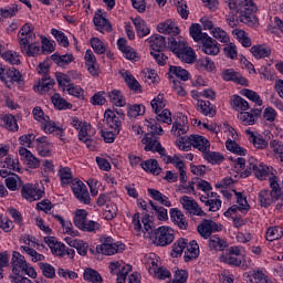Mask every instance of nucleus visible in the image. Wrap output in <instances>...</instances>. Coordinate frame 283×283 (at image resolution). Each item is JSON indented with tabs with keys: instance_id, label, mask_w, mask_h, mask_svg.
Here are the masks:
<instances>
[{
	"instance_id": "nucleus-44",
	"label": "nucleus",
	"mask_w": 283,
	"mask_h": 283,
	"mask_svg": "<svg viewBox=\"0 0 283 283\" xmlns=\"http://www.w3.org/2000/svg\"><path fill=\"white\" fill-rule=\"evenodd\" d=\"M51 102L53 103L55 109H59L60 112H63L65 109H72V103L67 102L59 93H54L51 96Z\"/></svg>"
},
{
	"instance_id": "nucleus-46",
	"label": "nucleus",
	"mask_w": 283,
	"mask_h": 283,
	"mask_svg": "<svg viewBox=\"0 0 283 283\" xmlns=\"http://www.w3.org/2000/svg\"><path fill=\"white\" fill-rule=\"evenodd\" d=\"M36 135L34 133H28L19 137V145L24 149H34L36 145Z\"/></svg>"
},
{
	"instance_id": "nucleus-10",
	"label": "nucleus",
	"mask_w": 283,
	"mask_h": 283,
	"mask_svg": "<svg viewBox=\"0 0 283 283\" xmlns=\"http://www.w3.org/2000/svg\"><path fill=\"white\" fill-rule=\"evenodd\" d=\"M71 191L78 202H82L83 205H92V197H90L87 186H85L81 179L74 178L71 184Z\"/></svg>"
},
{
	"instance_id": "nucleus-3",
	"label": "nucleus",
	"mask_w": 283,
	"mask_h": 283,
	"mask_svg": "<svg viewBox=\"0 0 283 283\" xmlns=\"http://www.w3.org/2000/svg\"><path fill=\"white\" fill-rule=\"evenodd\" d=\"M230 13L226 15V21L230 28H238L240 23H245L250 28L258 25L256 11L247 10L244 7L240 9H230Z\"/></svg>"
},
{
	"instance_id": "nucleus-22",
	"label": "nucleus",
	"mask_w": 283,
	"mask_h": 283,
	"mask_svg": "<svg viewBox=\"0 0 283 283\" xmlns=\"http://www.w3.org/2000/svg\"><path fill=\"white\" fill-rule=\"evenodd\" d=\"M157 32L160 34H167L168 36H178L180 34V28L172 20H166L157 25Z\"/></svg>"
},
{
	"instance_id": "nucleus-12",
	"label": "nucleus",
	"mask_w": 283,
	"mask_h": 283,
	"mask_svg": "<svg viewBox=\"0 0 283 283\" xmlns=\"http://www.w3.org/2000/svg\"><path fill=\"white\" fill-rule=\"evenodd\" d=\"M1 81L9 90H12V87H14V83H17L18 85H23L24 83L22 80L21 72L15 67H1Z\"/></svg>"
},
{
	"instance_id": "nucleus-37",
	"label": "nucleus",
	"mask_w": 283,
	"mask_h": 283,
	"mask_svg": "<svg viewBox=\"0 0 283 283\" xmlns=\"http://www.w3.org/2000/svg\"><path fill=\"white\" fill-rule=\"evenodd\" d=\"M208 240V247L210 251H224V249L229 248L227 240L220 238L218 234L209 237Z\"/></svg>"
},
{
	"instance_id": "nucleus-59",
	"label": "nucleus",
	"mask_w": 283,
	"mask_h": 283,
	"mask_svg": "<svg viewBox=\"0 0 283 283\" xmlns=\"http://www.w3.org/2000/svg\"><path fill=\"white\" fill-rule=\"evenodd\" d=\"M84 280L85 282L101 283L103 282V276H101V273H98V271L87 268L84 271Z\"/></svg>"
},
{
	"instance_id": "nucleus-62",
	"label": "nucleus",
	"mask_w": 283,
	"mask_h": 283,
	"mask_svg": "<svg viewBox=\"0 0 283 283\" xmlns=\"http://www.w3.org/2000/svg\"><path fill=\"white\" fill-rule=\"evenodd\" d=\"M51 34L52 36H54L59 45H61L62 48H70V40L67 39V35L63 33V31H59L57 29H51Z\"/></svg>"
},
{
	"instance_id": "nucleus-1",
	"label": "nucleus",
	"mask_w": 283,
	"mask_h": 283,
	"mask_svg": "<svg viewBox=\"0 0 283 283\" xmlns=\"http://www.w3.org/2000/svg\"><path fill=\"white\" fill-rule=\"evenodd\" d=\"M151 108L156 114V120L158 123H166V125H171L170 129L174 136H185L189 132V124L187 123V116L180 114L174 119H171V111L165 108L167 103L165 102V95L158 94L150 102Z\"/></svg>"
},
{
	"instance_id": "nucleus-56",
	"label": "nucleus",
	"mask_w": 283,
	"mask_h": 283,
	"mask_svg": "<svg viewBox=\"0 0 283 283\" xmlns=\"http://www.w3.org/2000/svg\"><path fill=\"white\" fill-rule=\"evenodd\" d=\"M20 50L23 54H27V56H39V52H41V46L32 42H27V44H20Z\"/></svg>"
},
{
	"instance_id": "nucleus-55",
	"label": "nucleus",
	"mask_w": 283,
	"mask_h": 283,
	"mask_svg": "<svg viewBox=\"0 0 283 283\" xmlns=\"http://www.w3.org/2000/svg\"><path fill=\"white\" fill-rule=\"evenodd\" d=\"M38 266L41 270L42 275L48 277V280H54L56 277V269H54L52 264L48 262H39Z\"/></svg>"
},
{
	"instance_id": "nucleus-25",
	"label": "nucleus",
	"mask_w": 283,
	"mask_h": 283,
	"mask_svg": "<svg viewBox=\"0 0 283 283\" xmlns=\"http://www.w3.org/2000/svg\"><path fill=\"white\" fill-rule=\"evenodd\" d=\"M19 45H25L27 43H32L34 41V28L32 23H25L22 25L18 33Z\"/></svg>"
},
{
	"instance_id": "nucleus-9",
	"label": "nucleus",
	"mask_w": 283,
	"mask_h": 283,
	"mask_svg": "<svg viewBox=\"0 0 283 283\" xmlns=\"http://www.w3.org/2000/svg\"><path fill=\"white\" fill-rule=\"evenodd\" d=\"M21 196L28 202H36V200H41L45 196V187H39V185L34 184H24L21 186Z\"/></svg>"
},
{
	"instance_id": "nucleus-19",
	"label": "nucleus",
	"mask_w": 283,
	"mask_h": 283,
	"mask_svg": "<svg viewBox=\"0 0 283 283\" xmlns=\"http://www.w3.org/2000/svg\"><path fill=\"white\" fill-rule=\"evenodd\" d=\"M104 123L108 129H114L116 134H120L123 129V122L118 119L112 108H107L104 112Z\"/></svg>"
},
{
	"instance_id": "nucleus-38",
	"label": "nucleus",
	"mask_w": 283,
	"mask_h": 283,
	"mask_svg": "<svg viewBox=\"0 0 283 283\" xmlns=\"http://www.w3.org/2000/svg\"><path fill=\"white\" fill-rule=\"evenodd\" d=\"M258 202L262 209H269L271 205H274L275 199H273L269 189H262L258 193Z\"/></svg>"
},
{
	"instance_id": "nucleus-5",
	"label": "nucleus",
	"mask_w": 283,
	"mask_h": 283,
	"mask_svg": "<svg viewBox=\"0 0 283 283\" xmlns=\"http://www.w3.org/2000/svg\"><path fill=\"white\" fill-rule=\"evenodd\" d=\"M251 174H253L258 180H269L271 176H275V174H273V167L266 166L253 157L249 159L245 170L241 172V178H249Z\"/></svg>"
},
{
	"instance_id": "nucleus-57",
	"label": "nucleus",
	"mask_w": 283,
	"mask_h": 283,
	"mask_svg": "<svg viewBox=\"0 0 283 283\" xmlns=\"http://www.w3.org/2000/svg\"><path fill=\"white\" fill-rule=\"evenodd\" d=\"M270 148L274 154V157L283 163V142L279 139H272L270 142Z\"/></svg>"
},
{
	"instance_id": "nucleus-30",
	"label": "nucleus",
	"mask_w": 283,
	"mask_h": 283,
	"mask_svg": "<svg viewBox=\"0 0 283 283\" xmlns=\"http://www.w3.org/2000/svg\"><path fill=\"white\" fill-rule=\"evenodd\" d=\"M170 220L176 224L181 231H187L189 223L187 222V217L178 208L170 209Z\"/></svg>"
},
{
	"instance_id": "nucleus-49",
	"label": "nucleus",
	"mask_w": 283,
	"mask_h": 283,
	"mask_svg": "<svg viewBox=\"0 0 283 283\" xmlns=\"http://www.w3.org/2000/svg\"><path fill=\"white\" fill-rule=\"evenodd\" d=\"M1 59L9 65H21V54L17 51L8 50L1 54Z\"/></svg>"
},
{
	"instance_id": "nucleus-24",
	"label": "nucleus",
	"mask_w": 283,
	"mask_h": 283,
	"mask_svg": "<svg viewBox=\"0 0 283 283\" xmlns=\"http://www.w3.org/2000/svg\"><path fill=\"white\" fill-rule=\"evenodd\" d=\"M12 171L21 174V167H19V159L8 156L2 160L1 178H8Z\"/></svg>"
},
{
	"instance_id": "nucleus-16",
	"label": "nucleus",
	"mask_w": 283,
	"mask_h": 283,
	"mask_svg": "<svg viewBox=\"0 0 283 283\" xmlns=\"http://www.w3.org/2000/svg\"><path fill=\"white\" fill-rule=\"evenodd\" d=\"M35 149L42 158H50L52 156V148L54 145L48 136H40L35 139Z\"/></svg>"
},
{
	"instance_id": "nucleus-7",
	"label": "nucleus",
	"mask_w": 283,
	"mask_h": 283,
	"mask_svg": "<svg viewBox=\"0 0 283 283\" xmlns=\"http://www.w3.org/2000/svg\"><path fill=\"white\" fill-rule=\"evenodd\" d=\"M73 222L80 231H84L85 233H96V231L101 230V223L87 219V210L85 209H78L75 211Z\"/></svg>"
},
{
	"instance_id": "nucleus-21",
	"label": "nucleus",
	"mask_w": 283,
	"mask_h": 283,
	"mask_svg": "<svg viewBox=\"0 0 283 283\" xmlns=\"http://www.w3.org/2000/svg\"><path fill=\"white\" fill-rule=\"evenodd\" d=\"M44 242L51 249V253L57 258H65L66 245L63 242H59L55 237H44Z\"/></svg>"
},
{
	"instance_id": "nucleus-61",
	"label": "nucleus",
	"mask_w": 283,
	"mask_h": 283,
	"mask_svg": "<svg viewBox=\"0 0 283 283\" xmlns=\"http://www.w3.org/2000/svg\"><path fill=\"white\" fill-rule=\"evenodd\" d=\"M2 122L4 123V128L8 132H19V124L17 123V117L12 114L4 115L2 117Z\"/></svg>"
},
{
	"instance_id": "nucleus-45",
	"label": "nucleus",
	"mask_w": 283,
	"mask_h": 283,
	"mask_svg": "<svg viewBox=\"0 0 283 283\" xmlns=\"http://www.w3.org/2000/svg\"><path fill=\"white\" fill-rule=\"evenodd\" d=\"M57 176L60 177L61 187H67V185L74 182V175L70 167L60 168Z\"/></svg>"
},
{
	"instance_id": "nucleus-2",
	"label": "nucleus",
	"mask_w": 283,
	"mask_h": 283,
	"mask_svg": "<svg viewBox=\"0 0 283 283\" xmlns=\"http://www.w3.org/2000/svg\"><path fill=\"white\" fill-rule=\"evenodd\" d=\"M184 251L185 262H191V260H196L200 255V245H198V241L196 240L189 242V239L180 238L172 244L170 255L171 258H180Z\"/></svg>"
},
{
	"instance_id": "nucleus-14",
	"label": "nucleus",
	"mask_w": 283,
	"mask_h": 283,
	"mask_svg": "<svg viewBox=\"0 0 283 283\" xmlns=\"http://www.w3.org/2000/svg\"><path fill=\"white\" fill-rule=\"evenodd\" d=\"M20 160L28 167V169H39L41 167V159H39L30 149L25 147L19 148Z\"/></svg>"
},
{
	"instance_id": "nucleus-50",
	"label": "nucleus",
	"mask_w": 283,
	"mask_h": 283,
	"mask_svg": "<svg viewBox=\"0 0 283 283\" xmlns=\"http://www.w3.org/2000/svg\"><path fill=\"white\" fill-rule=\"evenodd\" d=\"M197 231L203 240H209L211 238V219H203L201 223L197 227Z\"/></svg>"
},
{
	"instance_id": "nucleus-63",
	"label": "nucleus",
	"mask_w": 283,
	"mask_h": 283,
	"mask_svg": "<svg viewBox=\"0 0 283 283\" xmlns=\"http://www.w3.org/2000/svg\"><path fill=\"white\" fill-rule=\"evenodd\" d=\"M266 274H264V270L254 269L248 273V281L251 283H262Z\"/></svg>"
},
{
	"instance_id": "nucleus-31",
	"label": "nucleus",
	"mask_w": 283,
	"mask_h": 283,
	"mask_svg": "<svg viewBox=\"0 0 283 283\" xmlns=\"http://www.w3.org/2000/svg\"><path fill=\"white\" fill-rule=\"evenodd\" d=\"M168 50L175 54V56L187 45V41L180 36V34L175 36H168Z\"/></svg>"
},
{
	"instance_id": "nucleus-27",
	"label": "nucleus",
	"mask_w": 283,
	"mask_h": 283,
	"mask_svg": "<svg viewBox=\"0 0 283 283\" xmlns=\"http://www.w3.org/2000/svg\"><path fill=\"white\" fill-rule=\"evenodd\" d=\"M200 43L201 50L208 54V56H218L220 54V46H218L216 39L208 35Z\"/></svg>"
},
{
	"instance_id": "nucleus-41",
	"label": "nucleus",
	"mask_w": 283,
	"mask_h": 283,
	"mask_svg": "<svg viewBox=\"0 0 283 283\" xmlns=\"http://www.w3.org/2000/svg\"><path fill=\"white\" fill-rule=\"evenodd\" d=\"M147 193L149 198H151L156 202H159V205H163L164 207H171V201L169 200V197H167L166 195H163V192H160L159 190L154 188H148Z\"/></svg>"
},
{
	"instance_id": "nucleus-29",
	"label": "nucleus",
	"mask_w": 283,
	"mask_h": 283,
	"mask_svg": "<svg viewBox=\"0 0 283 283\" xmlns=\"http://www.w3.org/2000/svg\"><path fill=\"white\" fill-rule=\"evenodd\" d=\"M93 23L95 25V30H97V32H102V34H104L105 32H112L113 30L112 23H109V20L101 14V10L95 12Z\"/></svg>"
},
{
	"instance_id": "nucleus-42",
	"label": "nucleus",
	"mask_w": 283,
	"mask_h": 283,
	"mask_svg": "<svg viewBox=\"0 0 283 283\" xmlns=\"http://www.w3.org/2000/svg\"><path fill=\"white\" fill-rule=\"evenodd\" d=\"M189 34L196 43H202L209 36V33L202 32V27L199 23H193L189 28Z\"/></svg>"
},
{
	"instance_id": "nucleus-33",
	"label": "nucleus",
	"mask_w": 283,
	"mask_h": 283,
	"mask_svg": "<svg viewBox=\"0 0 283 283\" xmlns=\"http://www.w3.org/2000/svg\"><path fill=\"white\" fill-rule=\"evenodd\" d=\"M84 61L88 74H91V76H98V70L96 69V55H94L92 49H87L85 51Z\"/></svg>"
},
{
	"instance_id": "nucleus-4",
	"label": "nucleus",
	"mask_w": 283,
	"mask_h": 283,
	"mask_svg": "<svg viewBox=\"0 0 283 283\" xmlns=\"http://www.w3.org/2000/svg\"><path fill=\"white\" fill-rule=\"evenodd\" d=\"M191 147L193 149H198L203 155L206 151L211 149V142L207 139V137L202 135H189V136H181L179 137L178 148L181 151H191Z\"/></svg>"
},
{
	"instance_id": "nucleus-28",
	"label": "nucleus",
	"mask_w": 283,
	"mask_h": 283,
	"mask_svg": "<svg viewBox=\"0 0 283 283\" xmlns=\"http://www.w3.org/2000/svg\"><path fill=\"white\" fill-rule=\"evenodd\" d=\"M270 195L275 202L283 200V188L280 186V177L272 175L269 178Z\"/></svg>"
},
{
	"instance_id": "nucleus-43",
	"label": "nucleus",
	"mask_w": 283,
	"mask_h": 283,
	"mask_svg": "<svg viewBox=\"0 0 283 283\" xmlns=\"http://www.w3.org/2000/svg\"><path fill=\"white\" fill-rule=\"evenodd\" d=\"M249 137V142L252 143L253 147L256 149H266L269 147V142L264 139L262 135H255V133L251 130H247Z\"/></svg>"
},
{
	"instance_id": "nucleus-53",
	"label": "nucleus",
	"mask_w": 283,
	"mask_h": 283,
	"mask_svg": "<svg viewBox=\"0 0 283 283\" xmlns=\"http://www.w3.org/2000/svg\"><path fill=\"white\" fill-rule=\"evenodd\" d=\"M265 238L268 242H275V240H281V238H283V228L280 226L270 227L266 230Z\"/></svg>"
},
{
	"instance_id": "nucleus-36",
	"label": "nucleus",
	"mask_w": 283,
	"mask_h": 283,
	"mask_svg": "<svg viewBox=\"0 0 283 283\" xmlns=\"http://www.w3.org/2000/svg\"><path fill=\"white\" fill-rule=\"evenodd\" d=\"M133 23L135 25V30L139 39H145V36H148V34H151V29H149V25H147V22L143 20V18L136 17L133 20Z\"/></svg>"
},
{
	"instance_id": "nucleus-52",
	"label": "nucleus",
	"mask_w": 283,
	"mask_h": 283,
	"mask_svg": "<svg viewBox=\"0 0 283 283\" xmlns=\"http://www.w3.org/2000/svg\"><path fill=\"white\" fill-rule=\"evenodd\" d=\"M143 145H145L144 149L145 151H153V154H156V149H158V145H160V142L154 135H146L142 139Z\"/></svg>"
},
{
	"instance_id": "nucleus-23",
	"label": "nucleus",
	"mask_w": 283,
	"mask_h": 283,
	"mask_svg": "<svg viewBox=\"0 0 283 283\" xmlns=\"http://www.w3.org/2000/svg\"><path fill=\"white\" fill-rule=\"evenodd\" d=\"M176 78L186 83V81H191V73L182 66L170 65L168 70V80L174 81Z\"/></svg>"
},
{
	"instance_id": "nucleus-35",
	"label": "nucleus",
	"mask_w": 283,
	"mask_h": 283,
	"mask_svg": "<svg viewBox=\"0 0 283 283\" xmlns=\"http://www.w3.org/2000/svg\"><path fill=\"white\" fill-rule=\"evenodd\" d=\"M197 111L209 118H213V116H216V105L209 101L198 99Z\"/></svg>"
},
{
	"instance_id": "nucleus-13",
	"label": "nucleus",
	"mask_w": 283,
	"mask_h": 283,
	"mask_svg": "<svg viewBox=\"0 0 283 283\" xmlns=\"http://www.w3.org/2000/svg\"><path fill=\"white\" fill-rule=\"evenodd\" d=\"M155 240H157V247H168L175 240L174 229L161 226L155 230Z\"/></svg>"
},
{
	"instance_id": "nucleus-26",
	"label": "nucleus",
	"mask_w": 283,
	"mask_h": 283,
	"mask_svg": "<svg viewBox=\"0 0 283 283\" xmlns=\"http://www.w3.org/2000/svg\"><path fill=\"white\" fill-rule=\"evenodd\" d=\"M11 264L13 275H21V273H23V271H25V268L28 266V261H25V256L17 251H13Z\"/></svg>"
},
{
	"instance_id": "nucleus-39",
	"label": "nucleus",
	"mask_w": 283,
	"mask_h": 283,
	"mask_svg": "<svg viewBox=\"0 0 283 283\" xmlns=\"http://www.w3.org/2000/svg\"><path fill=\"white\" fill-rule=\"evenodd\" d=\"M140 167L147 174H153V176H160V171H163V168H160L158 160L156 159H147L142 161Z\"/></svg>"
},
{
	"instance_id": "nucleus-40",
	"label": "nucleus",
	"mask_w": 283,
	"mask_h": 283,
	"mask_svg": "<svg viewBox=\"0 0 283 283\" xmlns=\"http://www.w3.org/2000/svg\"><path fill=\"white\" fill-rule=\"evenodd\" d=\"M196 69L198 72H216V62L211 57L205 56L196 62Z\"/></svg>"
},
{
	"instance_id": "nucleus-18",
	"label": "nucleus",
	"mask_w": 283,
	"mask_h": 283,
	"mask_svg": "<svg viewBox=\"0 0 283 283\" xmlns=\"http://www.w3.org/2000/svg\"><path fill=\"white\" fill-rule=\"evenodd\" d=\"M223 3H226L229 10L244 8L245 10H250V12H258V4L253 0H223Z\"/></svg>"
},
{
	"instance_id": "nucleus-11",
	"label": "nucleus",
	"mask_w": 283,
	"mask_h": 283,
	"mask_svg": "<svg viewBox=\"0 0 283 283\" xmlns=\"http://www.w3.org/2000/svg\"><path fill=\"white\" fill-rule=\"evenodd\" d=\"M32 240H34L33 235L30 234H22L20 238V242H23L25 245L20 247L21 253H25L29 255L31 262H44L45 255L36 252L33 248H30L32 244Z\"/></svg>"
},
{
	"instance_id": "nucleus-8",
	"label": "nucleus",
	"mask_w": 283,
	"mask_h": 283,
	"mask_svg": "<svg viewBox=\"0 0 283 283\" xmlns=\"http://www.w3.org/2000/svg\"><path fill=\"white\" fill-rule=\"evenodd\" d=\"M144 224V229H143ZM133 226L137 233H148L150 238H154L156 235V226L154 224V216L146 213L142 218L140 223V213L136 212L133 216Z\"/></svg>"
},
{
	"instance_id": "nucleus-54",
	"label": "nucleus",
	"mask_w": 283,
	"mask_h": 283,
	"mask_svg": "<svg viewBox=\"0 0 283 283\" xmlns=\"http://www.w3.org/2000/svg\"><path fill=\"white\" fill-rule=\"evenodd\" d=\"M55 84H56V82L50 76L41 77L36 88L40 94H46V92H50V90H52Z\"/></svg>"
},
{
	"instance_id": "nucleus-20",
	"label": "nucleus",
	"mask_w": 283,
	"mask_h": 283,
	"mask_svg": "<svg viewBox=\"0 0 283 283\" xmlns=\"http://www.w3.org/2000/svg\"><path fill=\"white\" fill-rule=\"evenodd\" d=\"M150 45V52H165L168 48L167 38L155 33L146 40Z\"/></svg>"
},
{
	"instance_id": "nucleus-60",
	"label": "nucleus",
	"mask_w": 283,
	"mask_h": 283,
	"mask_svg": "<svg viewBox=\"0 0 283 283\" xmlns=\"http://www.w3.org/2000/svg\"><path fill=\"white\" fill-rule=\"evenodd\" d=\"M145 114V105L143 104H133L127 106V116L128 118H138Z\"/></svg>"
},
{
	"instance_id": "nucleus-51",
	"label": "nucleus",
	"mask_w": 283,
	"mask_h": 283,
	"mask_svg": "<svg viewBox=\"0 0 283 283\" xmlns=\"http://www.w3.org/2000/svg\"><path fill=\"white\" fill-rule=\"evenodd\" d=\"M251 54L254 56V59H268V56H271V49L259 44V45H253L250 49Z\"/></svg>"
},
{
	"instance_id": "nucleus-32",
	"label": "nucleus",
	"mask_w": 283,
	"mask_h": 283,
	"mask_svg": "<svg viewBox=\"0 0 283 283\" xmlns=\"http://www.w3.org/2000/svg\"><path fill=\"white\" fill-rule=\"evenodd\" d=\"M176 56L179 59V61H182L188 65L196 63L197 59L196 51H193L192 48L188 46L187 44L176 54Z\"/></svg>"
},
{
	"instance_id": "nucleus-58",
	"label": "nucleus",
	"mask_w": 283,
	"mask_h": 283,
	"mask_svg": "<svg viewBox=\"0 0 283 283\" xmlns=\"http://www.w3.org/2000/svg\"><path fill=\"white\" fill-rule=\"evenodd\" d=\"M210 34L213 36V39L220 41V43L227 44L229 43V41H231V38H229V33H227V31H224L220 27H216L214 29H212V31H210Z\"/></svg>"
},
{
	"instance_id": "nucleus-48",
	"label": "nucleus",
	"mask_w": 283,
	"mask_h": 283,
	"mask_svg": "<svg viewBox=\"0 0 283 283\" xmlns=\"http://www.w3.org/2000/svg\"><path fill=\"white\" fill-rule=\"evenodd\" d=\"M203 160L210 163V165H221L224 160V155L218 151H211L210 149L203 153Z\"/></svg>"
},
{
	"instance_id": "nucleus-17",
	"label": "nucleus",
	"mask_w": 283,
	"mask_h": 283,
	"mask_svg": "<svg viewBox=\"0 0 283 283\" xmlns=\"http://www.w3.org/2000/svg\"><path fill=\"white\" fill-rule=\"evenodd\" d=\"M182 208L190 213V216L207 217V212L202 211V208L189 196H184L180 199Z\"/></svg>"
},
{
	"instance_id": "nucleus-15",
	"label": "nucleus",
	"mask_w": 283,
	"mask_h": 283,
	"mask_svg": "<svg viewBox=\"0 0 283 283\" xmlns=\"http://www.w3.org/2000/svg\"><path fill=\"white\" fill-rule=\"evenodd\" d=\"M221 78L227 83H235L237 85H243L244 87H249V80L242 76V73L237 72L233 69H224L221 73Z\"/></svg>"
},
{
	"instance_id": "nucleus-47",
	"label": "nucleus",
	"mask_w": 283,
	"mask_h": 283,
	"mask_svg": "<svg viewBox=\"0 0 283 283\" xmlns=\"http://www.w3.org/2000/svg\"><path fill=\"white\" fill-rule=\"evenodd\" d=\"M230 105L235 112H247L249 109V102L240 95H233L230 99Z\"/></svg>"
},
{
	"instance_id": "nucleus-6",
	"label": "nucleus",
	"mask_w": 283,
	"mask_h": 283,
	"mask_svg": "<svg viewBox=\"0 0 283 283\" xmlns=\"http://www.w3.org/2000/svg\"><path fill=\"white\" fill-rule=\"evenodd\" d=\"M99 242L101 244L96 245V253H102V255H116L125 251L123 241H116L107 234L99 237Z\"/></svg>"
},
{
	"instance_id": "nucleus-64",
	"label": "nucleus",
	"mask_w": 283,
	"mask_h": 283,
	"mask_svg": "<svg viewBox=\"0 0 283 283\" xmlns=\"http://www.w3.org/2000/svg\"><path fill=\"white\" fill-rule=\"evenodd\" d=\"M187 280H189V271L177 269L171 283H187Z\"/></svg>"
},
{
	"instance_id": "nucleus-34",
	"label": "nucleus",
	"mask_w": 283,
	"mask_h": 283,
	"mask_svg": "<svg viewBox=\"0 0 283 283\" xmlns=\"http://www.w3.org/2000/svg\"><path fill=\"white\" fill-rule=\"evenodd\" d=\"M107 97L109 103L114 105L115 107H125L127 105V99L125 98V95H123V92L120 90H112L107 93Z\"/></svg>"
}]
</instances>
